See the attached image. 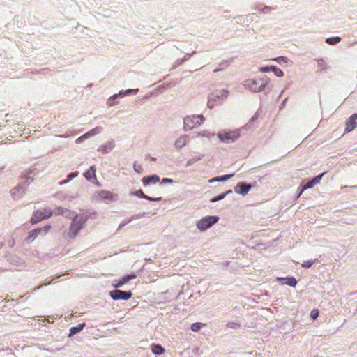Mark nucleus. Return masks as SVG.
Wrapping results in <instances>:
<instances>
[{
	"instance_id": "nucleus-32",
	"label": "nucleus",
	"mask_w": 357,
	"mask_h": 357,
	"mask_svg": "<svg viewBox=\"0 0 357 357\" xmlns=\"http://www.w3.org/2000/svg\"><path fill=\"white\" fill-rule=\"evenodd\" d=\"M314 264L312 261H305L302 264V267L303 268H310Z\"/></svg>"
},
{
	"instance_id": "nucleus-42",
	"label": "nucleus",
	"mask_w": 357,
	"mask_h": 357,
	"mask_svg": "<svg viewBox=\"0 0 357 357\" xmlns=\"http://www.w3.org/2000/svg\"><path fill=\"white\" fill-rule=\"evenodd\" d=\"M68 181V180H67V181H63L61 183V184L66 183Z\"/></svg>"
},
{
	"instance_id": "nucleus-41",
	"label": "nucleus",
	"mask_w": 357,
	"mask_h": 357,
	"mask_svg": "<svg viewBox=\"0 0 357 357\" xmlns=\"http://www.w3.org/2000/svg\"><path fill=\"white\" fill-rule=\"evenodd\" d=\"M151 160L152 161H155V160H156V158H155L152 157V158H151Z\"/></svg>"
},
{
	"instance_id": "nucleus-34",
	"label": "nucleus",
	"mask_w": 357,
	"mask_h": 357,
	"mask_svg": "<svg viewBox=\"0 0 357 357\" xmlns=\"http://www.w3.org/2000/svg\"><path fill=\"white\" fill-rule=\"evenodd\" d=\"M161 183L162 184H165V183H173V180L172 179H170V178H163L161 181Z\"/></svg>"
},
{
	"instance_id": "nucleus-5",
	"label": "nucleus",
	"mask_w": 357,
	"mask_h": 357,
	"mask_svg": "<svg viewBox=\"0 0 357 357\" xmlns=\"http://www.w3.org/2000/svg\"><path fill=\"white\" fill-rule=\"evenodd\" d=\"M217 216H208L202 218L197 222V227L200 231H205L218 221Z\"/></svg>"
},
{
	"instance_id": "nucleus-13",
	"label": "nucleus",
	"mask_w": 357,
	"mask_h": 357,
	"mask_svg": "<svg viewBox=\"0 0 357 357\" xmlns=\"http://www.w3.org/2000/svg\"><path fill=\"white\" fill-rule=\"evenodd\" d=\"M160 181V177L156 175H152L149 176H145L142 179V183L144 185L146 186L150 185L151 183H157Z\"/></svg>"
},
{
	"instance_id": "nucleus-18",
	"label": "nucleus",
	"mask_w": 357,
	"mask_h": 357,
	"mask_svg": "<svg viewBox=\"0 0 357 357\" xmlns=\"http://www.w3.org/2000/svg\"><path fill=\"white\" fill-rule=\"evenodd\" d=\"M151 351L155 354L160 355L164 354L165 349L160 344H153L151 345Z\"/></svg>"
},
{
	"instance_id": "nucleus-12",
	"label": "nucleus",
	"mask_w": 357,
	"mask_h": 357,
	"mask_svg": "<svg viewBox=\"0 0 357 357\" xmlns=\"http://www.w3.org/2000/svg\"><path fill=\"white\" fill-rule=\"evenodd\" d=\"M251 188L252 185L250 184H246L245 183L241 182L238 183L236 188H235V192L244 196L247 195Z\"/></svg>"
},
{
	"instance_id": "nucleus-11",
	"label": "nucleus",
	"mask_w": 357,
	"mask_h": 357,
	"mask_svg": "<svg viewBox=\"0 0 357 357\" xmlns=\"http://www.w3.org/2000/svg\"><path fill=\"white\" fill-rule=\"evenodd\" d=\"M357 114H353L346 121L345 132H349L353 130L357 126Z\"/></svg>"
},
{
	"instance_id": "nucleus-30",
	"label": "nucleus",
	"mask_w": 357,
	"mask_h": 357,
	"mask_svg": "<svg viewBox=\"0 0 357 357\" xmlns=\"http://www.w3.org/2000/svg\"><path fill=\"white\" fill-rule=\"evenodd\" d=\"M319 316V310L317 309H314L310 312V317L312 319H316Z\"/></svg>"
},
{
	"instance_id": "nucleus-27",
	"label": "nucleus",
	"mask_w": 357,
	"mask_h": 357,
	"mask_svg": "<svg viewBox=\"0 0 357 357\" xmlns=\"http://www.w3.org/2000/svg\"><path fill=\"white\" fill-rule=\"evenodd\" d=\"M314 185V183H313L312 181H310L307 182V183H306V184H305V185L302 188V189H301V192H300V193H299L298 196H300V195H301V193H302L304 190H307V189H308V188H312Z\"/></svg>"
},
{
	"instance_id": "nucleus-43",
	"label": "nucleus",
	"mask_w": 357,
	"mask_h": 357,
	"mask_svg": "<svg viewBox=\"0 0 357 357\" xmlns=\"http://www.w3.org/2000/svg\"><path fill=\"white\" fill-rule=\"evenodd\" d=\"M282 57H278V59H275V61H278V59H282Z\"/></svg>"
},
{
	"instance_id": "nucleus-29",
	"label": "nucleus",
	"mask_w": 357,
	"mask_h": 357,
	"mask_svg": "<svg viewBox=\"0 0 357 357\" xmlns=\"http://www.w3.org/2000/svg\"><path fill=\"white\" fill-rule=\"evenodd\" d=\"M233 176L234 174H226L224 176H219V179H217V181H225L231 178Z\"/></svg>"
},
{
	"instance_id": "nucleus-2",
	"label": "nucleus",
	"mask_w": 357,
	"mask_h": 357,
	"mask_svg": "<svg viewBox=\"0 0 357 357\" xmlns=\"http://www.w3.org/2000/svg\"><path fill=\"white\" fill-rule=\"evenodd\" d=\"M227 96L228 91L224 89L212 92L208 98V107L213 108L216 105L222 103Z\"/></svg>"
},
{
	"instance_id": "nucleus-24",
	"label": "nucleus",
	"mask_w": 357,
	"mask_h": 357,
	"mask_svg": "<svg viewBox=\"0 0 357 357\" xmlns=\"http://www.w3.org/2000/svg\"><path fill=\"white\" fill-rule=\"evenodd\" d=\"M230 192H231V190H229L227 191V192H225V193H222V194H221V195H218V196L215 197L214 198H213V199H211V202H217V201L221 200V199H222L225 197V195H226L227 194L230 193Z\"/></svg>"
},
{
	"instance_id": "nucleus-10",
	"label": "nucleus",
	"mask_w": 357,
	"mask_h": 357,
	"mask_svg": "<svg viewBox=\"0 0 357 357\" xmlns=\"http://www.w3.org/2000/svg\"><path fill=\"white\" fill-rule=\"evenodd\" d=\"M50 228H51V226L47 225L43 227H40V228L35 229L32 230L31 231H30L29 233V236L26 238V241H29V242L33 241L35 238H37V236L41 232H44L45 234H47L48 233V231H50Z\"/></svg>"
},
{
	"instance_id": "nucleus-21",
	"label": "nucleus",
	"mask_w": 357,
	"mask_h": 357,
	"mask_svg": "<svg viewBox=\"0 0 357 357\" xmlns=\"http://www.w3.org/2000/svg\"><path fill=\"white\" fill-rule=\"evenodd\" d=\"M101 130V128L100 127H96L91 130H89V132H87L86 133H85L84 135H86V138L91 137V136H93V135H95L98 133H99Z\"/></svg>"
},
{
	"instance_id": "nucleus-16",
	"label": "nucleus",
	"mask_w": 357,
	"mask_h": 357,
	"mask_svg": "<svg viewBox=\"0 0 357 357\" xmlns=\"http://www.w3.org/2000/svg\"><path fill=\"white\" fill-rule=\"evenodd\" d=\"M114 144L112 142H109L106 144L99 146L98 151L102 153H107L110 152L114 148Z\"/></svg>"
},
{
	"instance_id": "nucleus-37",
	"label": "nucleus",
	"mask_w": 357,
	"mask_h": 357,
	"mask_svg": "<svg viewBox=\"0 0 357 357\" xmlns=\"http://www.w3.org/2000/svg\"><path fill=\"white\" fill-rule=\"evenodd\" d=\"M124 284L125 283H123L122 280H120L119 282L116 284H115L114 287H116V288H119V287H122Z\"/></svg>"
},
{
	"instance_id": "nucleus-7",
	"label": "nucleus",
	"mask_w": 357,
	"mask_h": 357,
	"mask_svg": "<svg viewBox=\"0 0 357 357\" xmlns=\"http://www.w3.org/2000/svg\"><path fill=\"white\" fill-rule=\"evenodd\" d=\"M116 197V195L108 190H100L93 195V199L96 201H114Z\"/></svg>"
},
{
	"instance_id": "nucleus-9",
	"label": "nucleus",
	"mask_w": 357,
	"mask_h": 357,
	"mask_svg": "<svg viewBox=\"0 0 357 357\" xmlns=\"http://www.w3.org/2000/svg\"><path fill=\"white\" fill-rule=\"evenodd\" d=\"M109 295L114 300H128L131 298L132 292L130 291H123L116 289L111 291Z\"/></svg>"
},
{
	"instance_id": "nucleus-36",
	"label": "nucleus",
	"mask_w": 357,
	"mask_h": 357,
	"mask_svg": "<svg viewBox=\"0 0 357 357\" xmlns=\"http://www.w3.org/2000/svg\"><path fill=\"white\" fill-rule=\"evenodd\" d=\"M85 139H86V135H83L82 136L79 137V138H77V139H76V143H80V142H82L83 140H84Z\"/></svg>"
},
{
	"instance_id": "nucleus-25",
	"label": "nucleus",
	"mask_w": 357,
	"mask_h": 357,
	"mask_svg": "<svg viewBox=\"0 0 357 357\" xmlns=\"http://www.w3.org/2000/svg\"><path fill=\"white\" fill-rule=\"evenodd\" d=\"M287 282H285V284H287V285L289 286H291V287H296V284H297V281L296 280L291 277V278H288L286 279Z\"/></svg>"
},
{
	"instance_id": "nucleus-20",
	"label": "nucleus",
	"mask_w": 357,
	"mask_h": 357,
	"mask_svg": "<svg viewBox=\"0 0 357 357\" xmlns=\"http://www.w3.org/2000/svg\"><path fill=\"white\" fill-rule=\"evenodd\" d=\"M271 71H273L277 77H281L284 76L283 71L282 70H280V68H278V67H276L275 66H271Z\"/></svg>"
},
{
	"instance_id": "nucleus-15",
	"label": "nucleus",
	"mask_w": 357,
	"mask_h": 357,
	"mask_svg": "<svg viewBox=\"0 0 357 357\" xmlns=\"http://www.w3.org/2000/svg\"><path fill=\"white\" fill-rule=\"evenodd\" d=\"M188 137L187 135H182L178 137L174 144V146L176 149H181L185 146L188 142Z\"/></svg>"
},
{
	"instance_id": "nucleus-8",
	"label": "nucleus",
	"mask_w": 357,
	"mask_h": 357,
	"mask_svg": "<svg viewBox=\"0 0 357 357\" xmlns=\"http://www.w3.org/2000/svg\"><path fill=\"white\" fill-rule=\"evenodd\" d=\"M240 135L237 131H229L218 134V137L223 142H233L238 139Z\"/></svg>"
},
{
	"instance_id": "nucleus-31",
	"label": "nucleus",
	"mask_w": 357,
	"mask_h": 357,
	"mask_svg": "<svg viewBox=\"0 0 357 357\" xmlns=\"http://www.w3.org/2000/svg\"><path fill=\"white\" fill-rule=\"evenodd\" d=\"M323 175H324V173H322V174H319V175L317 176L316 177H314V178L312 180V182H313V183H314V185H316V184H317V183H319L320 182V181H321V178H322Z\"/></svg>"
},
{
	"instance_id": "nucleus-14",
	"label": "nucleus",
	"mask_w": 357,
	"mask_h": 357,
	"mask_svg": "<svg viewBox=\"0 0 357 357\" xmlns=\"http://www.w3.org/2000/svg\"><path fill=\"white\" fill-rule=\"evenodd\" d=\"M84 176L90 182L93 181V180H96L95 167H90V168L84 174Z\"/></svg>"
},
{
	"instance_id": "nucleus-17",
	"label": "nucleus",
	"mask_w": 357,
	"mask_h": 357,
	"mask_svg": "<svg viewBox=\"0 0 357 357\" xmlns=\"http://www.w3.org/2000/svg\"><path fill=\"white\" fill-rule=\"evenodd\" d=\"M85 326V323L79 324L77 326H73L70 329L69 336H73L76 333L80 332Z\"/></svg>"
},
{
	"instance_id": "nucleus-26",
	"label": "nucleus",
	"mask_w": 357,
	"mask_h": 357,
	"mask_svg": "<svg viewBox=\"0 0 357 357\" xmlns=\"http://www.w3.org/2000/svg\"><path fill=\"white\" fill-rule=\"evenodd\" d=\"M204 325V324H202V323H199V322L194 323L191 326V330L193 331L197 332L200 330L201 327Z\"/></svg>"
},
{
	"instance_id": "nucleus-22",
	"label": "nucleus",
	"mask_w": 357,
	"mask_h": 357,
	"mask_svg": "<svg viewBox=\"0 0 357 357\" xmlns=\"http://www.w3.org/2000/svg\"><path fill=\"white\" fill-rule=\"evenodd\" d=\"M341 40V38L338 36L337 37H333V38H328L326 40V42L329 45H335L338 43Z\"/></svg>"
},
{
	"instance_id": "nucleus-28",
	"label": "nucleus",
	"mask_w": 357,
	"mask_h": 357,
	"mask_svg": "<svg viewBox=\"0 0 357 357\" xmlns=\"http://www.w3.org/2000/svg\"><path fill=\"white\" fill-rule=\"evenodd\" d=\"M226 326L227 328H233V329L239 328L241 326L240 324L236 323V322H229L227 324Z\"/></svg>"
},
{
	"instance_id": "nucleus-40",
	"label": "nucleus",
	"mask_w": 357,
	"mask_h": 357,
	"mask_svg": "<svg viewBox=\"0 0 357 357\" xmlns=\"http://www.w3.org/2000/svg\"><path fill=\"white\" fill-rule=\"evenodd\" d=\"M136 167H137V165L135 164V165H134V169H135V170L136 172H139L140 171H139V169H136Z\"/></svg>"
},
{
	"instance_id": "nucleus-33",
	"label": "nucleus",
	"mask_w": 357,
	"mask_h": 357,
	"mask_svg": "<svg viewBox=\"0 0 357 357\" xmlns=\"http://www.w3.org/2000/svg\"><path fill=\"white\" fill-rule=\"evenodd\" d=\"M78 172H72L68 175V180H70L78 176Z\"/></svg>"
},
{
	"instance_id": "nucleus-23",
	"label": "nucleus",
	"mask_w": 357,
	"mask_h": 357,
	"mask_svg": "<svg viewBox=\"0 0 357 357\" xmlns=\"http://www.w3.org/2000/svg\"><path fill=\"white\" fill-rule=\"evenodd\" d=\"M137 278V275L134 273L132 274H130V275H127L126 276H123L121 280H122L123 283H127L130 280H132V279H135Z\"/></svg>"
},
{
	"instance_id": "nucleus-4",
	"label": "nucleus",
	"mask_w": 357,
	"mask_h": 357,
	"mask_svg": "<svg viewBox=\"0 0 357 357\" xmlns=\"http://www.w3.org/2000/svg\"><path fill=\"white\" fill-rule=\"evenodd\" d=\"M204 116L202 115L187 116L184 119V129L190 130L195 127L201 125L203 123Z\"/></svg>"
},
{
	"instance_id": "nucleus-38",
	"label": "nucleus",
	"mask_w": 357,
	"mask_h": 357,
	"mask_svg": "<svg viewBox=\"0 0 357 357\" xmlns=\"http://www.w3.org/2000/svg\"><path fill=\"white\" fill-rule=\"evenodd\" d=\"M96 185H98V187H100L101 186V184L98 181V180H93V181Z\"/></svg>"
},
{
	"instance_id": "nucleus-1",
	"label": "nucleus",
	"mask_w": 357,
	"mask_h": 357,
	"mask_svg": "<svg viewBox=\"0 0 357 357\" xmlns=\"http://www.w3.org/2000/svg\"><path fill=\"white\" fill-rule=\"evenodd\" d=\"M87 217L76 215L69 227L68 236L71 238H74L78 234L79 231L84 227Z\"/></svg>"
},
{
	"instance_id": "nucleus-19",
	"label": "nucleus",
	"mask_w": 357,
	"mask_h": 357,
	"mask_svg": "<svg viewBox=\"0 0 357 357\" xmlns=\"http://www.w3.org/2000/svg\"><path fill=\"white\" fill-rule=\"evenodd\" d=\"M135 195L137 196V197H139L141 198H143V199H147V200H150V201H160L161 200V197H158V198H152V197H150L147 195H146L143 192L142 190H139L138 191L136 192Z\"/></svg>"
},
{
	"instance_id": "nucleus-35",
	"label": "nucleus",
	"mask_w": 357,
	"mask_h": 357,
	"mask_svg": "<svg viewBox=\"0 0 357 357\" xmlns=\"http://www.w3.org/2000/svg\"><path fill=\"white\" fill-rule=\"evenodd\" d=\"M260 71L263 72V73H268L269 71H271V66L270 67H262V68H261Z\"/></svg>"
},
{
	"instance_id": "nucleus-3",
	"label": "nucleus",
	"mask_w": 357,
	"mask_h": 357,
	"mask_svg": "<svg viewBox=\"0 0 357 357\" xmlns=\"http://www.w3.org/2000/svg\"><path fill=\"white\" fill-rule=\"evenodd\" d=\"M268 81L264 79H248L245 82V86L253 92H259L264 89Z\"/></svg>"
},
{
	"instance_id": "nucleus-6",
	"label": "nucleus",
	"mask_w": 357,
	"mask_h": 357,
	"mask_svg": "<svg viewBox=\"0 0 357 357\" xmlns=\"http://www.w3.org/2000/svg\"><path fill=\"white\" fill-rule=\"evenodd\" d=\"M52 215V212L50 209L44 208L43 210H37L33 214L31 218V222L32 224H36L43 220L50 218Z\"/></svg>"
},
{
	"instance_id": "nucleus-39",
	"label": "nucleus",
	"mask_w": 357,
	"mask_h": 357,
	"mask_svg": "<svg viewBox=\"0 0 357 357\" xmlns=\"http://www.w3.org/2000/svg\"><path fill=\"white\" fill-rule=\"evenodd\" d=\"M217 179H219V176H217V177H215V178L211 179L210 182L212 183V182H214V181H217Z\"/></svg>"
}]
</instances>
